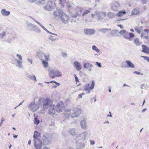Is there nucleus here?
Masks as SVG:
<instances>
[{
	"instance_id": "17",
	"label": "nucleus",
	"mask_w": 149,
	"mask_h": 149,
	"mask_svg": "<svg viewBox=\"0 0 149 149\" xmlns=\"http://www.w3.org/2000/svg\"><path fill=\"white\" fill-rule=\"evenodd\" d=\"M14 60L17 63V64H16V66L20 69L23 68V66L22 65V62L21 61H19L18 59L15 58H14Z\"/></svg>"
},
{
	"instance_id": "59",
	"label": "nucleus",
	"mask_w": 149,
	"mask_h": 149,
	"mask_svg": "<svg viewBox=\"0 0 149 149\" xmlns=\"http://www.w3.org/2000/svg\"><path fill=\"white\" fill-rule=\"evenodd\" d=\"M84 95V94L83 93H82L78 95V97L79 98H81L82 97V95Z\"/></svg>"
},
{
	"instance_id": "19",
	"label": "nucleus",
	"mask_w": 149,
	"mask_h": 149,
	"mask_svg": "<svg viewBox=\"0 0 149 149\" xmlns=\"http://www.w3.org/2000/svg\"><path fill=\"white\" fill-rule=\"evenodd\" d=\"M68 132L73 136L77 135L78 133V130L75 128L70 129L68 130Z\"/></svg>"
},
{
	"instance_id": "37",
	"label": "nucleus",
	"mask_w": 149,
	"mask_h": 149,
	"mask_svg": "<svg viewBox=\"0 0 149 149\" xmlns=\"http://www.w3.org/2000/svg\"><path fill=\"white\" fill-rule=\"evenodd\" d=\"M45 59L46 60H48L49 59L50 54L48 53H47L43 54Z\"/></svg>"
},
{
	"instance_id": "46",
	"label": "nucleus",
	"mask_w": 149,
	"mask_h": 149,
	"mask_svg": "<svg viewBox=\"0 0 149 149\" xmlns=\"http://www.w3.org/2000/svg\"><path fill=\"white\" fill-rule=\"evenodd\" d=\"M141 57H143L148 62H149V57L148 56H141Z\"/></svg>"
},
{
	"instance_id": "5",
	"label": "nucleus",
	"mask_w": 149,
	"mask_h": 149,
	"mask_svg": "<svg viewBox=\"0 0 149 149\" xmlns=\"http://www.w3.org/2000/svg\"><path fill=\"white\" fill-rule=\"evenodd\" d=\"M63 14V12L61 10L55 11L53 13L54 17L57 19H60Z\"/></svg>"
},
{
	"instance_id": "21",
	"label": "nucleus",
	"mask_w": 149,
	"mask_h": 149,
	"mask_svg": "<svg viewBox=\"0 0 149 149\" xmlns=\"http://www.w3.org/2000/svg\"><path fill=\"white\" fill-rule=\"evenodd\" d=\"M51 73H53V74L55 75V76L59 77L62 76V74L61 72L59 71L55 70H51Z\"/></svg>"
},
{
	"instance_id": "44",
	"label": "nucleus",
	"mask_w": 149,
	"mask_h": 149,
	"mask_svg": "<svg viewBox=\"0 0 149 149\" xmlns=\"http://www.w3.org/2000/svg\"><path fill=\"white\" fill-rule=\"evenodd\" d=\"M94 50H95L97 52H99L100 50L98 49L95 45H94Z\"/></svg>"
},
{
	"instance_id": "62",
	"label": "nucleus",
	"mask_w": 149,
	"mask_h": 149,
	"mask_svg": "<svg viewBox=\"0 0 149 149\" xmlns=\"http://www.w3.org/2000/svg\"><path fill=\"white\" fill-rule=\"evenodd\" d=\"M51 82H54L55 83V84H56L58 86H59L60 85L59 83L54 81H51Z\"/></svg>"
},
{
	"instance_id": "40",
	"label": "nucleus",
	"mask_w": 149,
	"mask_h": 149,
	"mask_svg": "<svg viewBox=\"0 0 149 149\" xmlns=\"http://www.w3.org/2000/svg\"><path fill=\"white\" fill-rule=\"evenodd\" d=\"M26 25L28 26H29L31 28H33V27L34 26V25L32 24L29 22H26Z\"/></svg>"
},
{
	"instance_id": "35",
	"label": "nucleus",
	"mask_w": 149,
	"mask_h": 149,
	"mask_svg": "<svg viewBox=\"0 0 149 149\" xmlns=\"http://www.w3.org/2000/svg\"><path fill=\"white\" fill-rule=\"evenodd\" d=\"M43 53H42L41 52H38L37 53V56L39 58V59L41 60H42L43 58L42 55H43Z\"/></svg>"
},
{
	"instance_id": "14",
	"label": "nucleus",
	"mask_w": 149,
	"mask_h": 149,
	"mask_svg": "<svg viewBox=\"0 0 149 149\" xmlns=\"http://www.w3.org/2000/svg\"><path fill=\"white\" fill-rule=\"evenodd\" d=\"M111 7L112 10L116 11L118 9L119 5L117 2H114L111 4Z\"/></svg>"
},
{
	"instance_id": "34",
	"label": "nucleus",
	"mask_w": 149,
	"mask_h": 149,
	"mask_svg": "<svg viewBox=\"0 0 149 149\" xmlns=\"http://www.w3.org/2000/svg\"><path fill=\"white\" fill-rule=\"evenodd\" d=\"M139 11L138 9H134L132 12V15H136L139 13Z\"/></svg>"
},
{
	"instance_id": "18",
	"label": "nucleus",
	"mask_w": 149,
	"mask_h": 149,
	"mask_svg": "<svg viewBox=\"0 0 149 149\" xmlns=\"http://www.w3.org/2000/svg\"><path fill=\"white\" fill-rule=\"evenodd\" d=\"M74 65L77 71H79L81 70L82 65L79 62L77 61H75L74 63Z\"/></svg>"
},
{
	"instance_id": "6",
	"label": "nucleus",
	"mask_w": 149,
	"mask_h": 149,
	"mask_svg": "<svg viewBox=\"0 0 149 149\" xmlns=\"http://www.w3.org/2000/svg\"><path fill=\"white\" fill-rule=\"evenodd\" d=\"M34 146L36 149H40L42 143L41 140L39 139H34Z\"/></svg>"
},
{
	"instance_id": "27",
	"label": "nucleus",
	"mask_w": 149,
	"mask_h": 149,
	"mask_svg": "<svg viewBox=\"0 0 149 149\" xmlns=\"http://www.w3.org/2000/svg\"><path fill=\"white\" fill-rule=\"evenodd\" d=\"M116 16V14L113 13L112 12H109L107 15L108 18L110 19H112L114 17Z\"/></svg>"
},
{
	"instance_id": "9",
	"label": "nucleus",
	"mask_w": 149,
	"mask_h": 149,
	"mask_svg": "<svg viewBox=\"0 0 149 149\" xmlns=\"http://www.w3.org/2000/svg\"><path fill=\"white\" fill-rule=\"evenodd\" d=\"M64 108V104L62 101L59 102L57 103L56 110L58 112H61Z\"/></svg>"
},
{
	"instance_id": "55",
	"label": "nucleus",
	"mask_w": 149,
	"mask_h": 149,
	"mask_svg": "<svg viewBox=\"0 0 149 149\" xmlns=\"http://www.w3.org/2000/svg\"><path fill=\"white\" fill-rule=\"evenodd\" d=\"M96 65H97V66H98L99 67H100V68H101L102 67V65H101V63H99L98 62H96Z\"/></svg>"
},
{
	"instance_id": "58",
	"label": "nucleus",
	"mask_w": 149,
	"mask_h": 149,
	"mask_svg": "<svg viewBox=\"0 0 149 149\" xmlns=\"http://www.w3.org/2000/svg\"><path fill=\"white\" fill-rule=\"evenodd\" d=\"M146 85H145V84H143V85H142L141 86V89H144L145 87H146Z\"/></svg>"
},
{
	"instance_id": "45",
	"label": "nucleus",
	"mask_w": 149,
	"mask_h": 149,
	"mask_svg": "<svg viewBox=\"0 0 149 149\" xmlns=\"http://www.w3.org/2000/svg\"><path fill=\"white\" fill-rule=\"evenodd\" d=\"M126 31V30H123L120 31L119 32V33L120 34L123 35L125 33V31Z\"/></svg>"
},
{
	"instance_id": "22",
	"label": "nucleus",
	"mask_w": 149,
	"mask_h": 149,
	"mask_svg": "<svg viewBox=\"0 0 149 149\" xmlns=\"http://www.w3.org/2000/svg\"><path fill=\"white\" fill-rule=\"evenodd\" d=\"M86 119L84 118L81 120L80 122V125L81 128L84 129H86Z\"/></svg>"
},
{
	"instance_id": "25",
	"label": "nucleus",
	"mask_w": 149,
	"mask_h": 149,
	"mask_svg": "<svg viewBox=\"0 0 149 149\" xmlns=\"http://www.w3.org/2000/svg\"><path fill=\"white\" fill-rule=\"evenodd\" d=\"M84 33L88 35H90L93 33V29H85Z\"/></svg>"
},
{
	"instance_id": "64",
	"label": "nucleus",
	"mask_w": 149,
	"mask_h": 149,
	"mask_svg": "<svg viewBox=\"0 0 149 149\" xmlns=\"http://www.w3.org/2000/svg\"><path fill=\"white\" fill-rule=\"evenodd\" d=\"M42 149H50V148L48 147H43Z\"/></svg>"
},
{
	"instance_id": "38",
	"label": "nucleus",
	"mask_w": 149,
	"mask_h": 149,
	"mask_svg": "<svg viewBox=\"0 0 149 149\" xmlns=\"http://www.w3.org/2000/svg\"><path fill=\"white\" fill-rule=\"evenodd\" d=\"M40 123V120L38 119L37 118H34V123L36 125H38Z\"/></svg>"
},
{
	"instance_id": "50",
	"label": "nucleus",
	"mask_w": 149,
	"mask_h": 149,
	"mask_svg": "<svg viewBox=\"0 0 149 149\" xmlns=\"http://www.w3.org/2000/svg\"><path fill=\"white\" fill-rule=\"evenodd\" d=\"M30 17L34 21H35L36 23H37L38 24L39 23L37 20H36L33 17H32L30 16Z\"/></svg>"
},
{
	"instance_id": "7",
	"label": "nucleus",
	"mask_w": 149,
	"mask_h": 149,
	"mask_svg": "<svg viewBox=\"0 0 149 149\" xmlns=\"http://www.w3.org/2000/svg\"><path fill=\"white\" fill-rule=\"evenodd\" d=\"M93 89V81H92V84L91 85L89 83L87 84L85 86L84 90L85 91L86 93H90L91 91Z\"/></svg>"
},
{
	"instance_id": "20",
	"label": "nucleus",
	"mask_w": 149,
	"mask_h": 149,
	"mask_svg": "<svg viewBox=\"0 0 149 149\" xmlns=\"http://www.w3.org/2000/svg\"><path fill=\"white\" fill-rule=\"evenodd\" d=\"M26 77L27 78L29 79V80L34 81L35 82L37 81L36 77L33 74H27L26 75Z\"/></svg>"
},
{
	"instance_id": "24",
	"label": "nucleus",
	"mask_w": 149,
	"mask_h": 149,
	"mask_svg": "<svg viewBox=\"0 0 149 149\" xmlns=\"http://www.w3.org/2000/svg\"><path fill=\"white\" fill-rule=\"evenodd\" d=\"M1 13L3 16H8L10 14V13L9 11H6V9H4L1 10Z\"/></svg>"
},
{
	"instance_id": "13",
	"label": "nucleus",
	"mask_w": 149,
	"mask_h": 149,
	"mask_svg": "<svg viewBox=\"0 0 149 149\" xmlns=\"http://www.w3.org/2000/svg\"><path fill=\"white\" fill-rule=\"evenodd\" d=\"M73 13L75 14H73V15H71L74 17H76L77 16L81 14V8L80 7L78 6L77 7L76 10Z\"/></svg>"
},
{
	"instance_id": "12",
	"label": "nucleus",
	"mask_w": 149,
	"mask_h": 149,
	"mask_svg": "<svg viewBox=\"0 0 149 149\" xmlns=\"http://www.w3.org/2000/svg\"><path fill=\"white\" fill-rule=\"evenodd\" d=\"M60 19L63 23L65 24H66L69 21V16L67 15L66 14L63 13Z\"/></svg>"
},
{
	"instance_id": "60",
	"label": "nucleus",
	"mask_w": 149,
	"mask_h": 149,
	"mask_svg": "<svg viewBox=\"0 0 149 149\" xmlns=\"http://www.w3.org/2000/svg\"><path fill=\"white\" fill-rule=\"evenodd\" d=\"M74 76H75V81H76V82H79V81L78 78L75 74L74 75Z\"/></svg>"
},
{
	"instance_id": "56",
	"label": "nucleus",
	"mask_w": 149,
	"mask_h": 149,
	"mask_svg": "<svg viewBox=\"0 0 149 149\" xmlns=\"http://www.w3.org/2000/svg\"><path fill=\"white\" fill-rule=\"evenodd\" d=\"M49 74L50 75V77L52 78H54L55 77V75H52V74L53 73H51V70H50V72H49Z\"/></svg>"
},
{
	"instance_id": "53",
	"label": "nucleus",
	"mask_w": 149,
	"mask_h": 149,
	"mask_svg": "<svg viewBox=\"0 0 149 149\" xmlns=\"http://www.w3.org/2000/svg\"><path fill=\"white\" fill-rule=\"evenodd\" d=\"M38 24L43 29H44L45 31L46 29L43 26H42L40 22Z\"/></svg>"
},
{
	"instance_id": "8",
	"label": "nucleus",
	"mask_w": 149,
	"mask_h": 149,
	"mask_svg": "<svg viewBox=\"0 0 149 149\" xmlns=\"http://www.w3.org/2000/svg\"><path fill=\"white\" fill-rule=\"evenodd\" d=\"M106 15V12H100L96 11L95 12V15H94V17L97 16L98 17V19L102 20L103 18L105 17Z\"/></svg>"
},
{
	"instance_id": "10",
	"label": "nucleus",
	"mask_w": 149,
	"mask_h": 149,
	"mask_svg": "<svg viewBox=\"0 0 149 149\" xmlns=\"http://www.w3.org/2000/svg\"><path fill=\"white\" fill-rule=\"evenodd\" d=\"M87 133L86 132H84L82 133L79 134L77 136V139L79 141L81 140V141H84L86 139L87 136Z\"/></svg>"
},
{
	"instance_id": "42",
	"label": "nucleus",
	"mask_w": 149,
	"mask_h": 149,
	"mask_svg": "<svg viewBox=\"0 0 149 149\" xmlns=\"http://www.w3.org/2000/svg\"><path fill=\"white\" fill-rule=\"evenodd\" d=\"M17 57L18 58V60L21 61L22 60V57L21 55L17 54L16 55Z\"/></svg>"
},
{
	"instance_id": "54",
	"label": "nucleus",
	"mask_w": 149,
	"mask_h": 149,
	"mask_svg": "<svg viewBox=\"0 0 149 149\" xmlns=\"http://www.w3.org/2000/svg\"><path fill=\"white\" fill-rule=\"evenodd\" d=\"M38 24L43 29H44L45 31L46 29L43 26H42L40 22Z\"/></svg>"
},
{
	"instance_id": "23",
	"label": "nucleus",
	"mask_w": 149,
	"mask_h": 149,
	"mask_svg": "<svg viewBox=\"0 0 149 149\" xmlns=\"http://www.w3.org/2000/svg\"><path fill=\"white\" fill-rule=\"evenodd\" d=\"M142 47L143 49V50H142V52L146 53H149V47L144 45H142Z\"/></svg>"
},
{
	"instance_id": "41",
	"label": "nucleus",
	"mask_w": 149,
	"mask_h": 149,
	"mask_svg": "<svg viewBox=\"0 0 149 149\" xmlns=\"http://www.w3.org/2000/svg\"><path fill=\"white\" fill-rule=\"evenodd\" d=\"M6 34V32L3 31L0 33V38H2Z\"/></svg>"
},
{
	"instance_id": "31",
	"label": "nucleus",
	"mask_w": 149,
	"mask_h": 149,
	"mask_svg": "<svg viewBox=\"0 0 149 149\" xmlns=\"http://www.w3.org/2000/svg\"><path fill=\"white\" fill-rule=\"evenodd\" d=\"M40 135V134L37 131H35L34 132V134L33 136V137L34 138V139H39L38 138V136Z\"/></svg>"
},
{
	"instance_id": "57",
	"label": "nucleus",
	"mask_w": 149,
	"mask_h": 149,
	"mask_svg": "<svg viewBox=\"0 0 149 149\" xmlns=\"http://www.w3.org/2000/svg\"><path fill=\"white\" fill-rule=\"evenodd\" d=\"M134 29L135 30V31L138 32H139V28L138 26H136L134 28Z\"/></svg>"
},
{
	"instance_id": "26",
	"label": "nucleus",
	"mask_w": 149,
	"mask_h": 149,
	"mask_svg": "<svg viewBox=\"0 0 149 149\" xmlns=\"http://www.w3.org/2000/svg\"><path fill=\"white\" fill-rule=\"evenodd\" d=\"M126 14V12L125 11L123 10L119 11L116 15L118 17H122Z\"/></svg>"
},
{
	"instance_id": "28",
	"label": "nucleus",
	"mask_w": 149,
	"mask_h": 149,
	"mask_svg": "<svg viewBox=\"0 0 149 149\" xmlns=\"http://www.w3.org/2000/svg\"><path fill=\"white\" fill-rule=\"evenodd\" d=\"M149 33V30L148 29H144L141 33V36L142 38L143 37L145 36L146 34H148Z\"/></svg>"
},
{
	"instance_id": "61",
	"label": "nucleus",
	"mask_w": 149,
	"mask_h": 149,
	"mask_svg": "<svg viewBox=\"0 0 149 149\" xmlns=\"http://www.w3.org/2000/svg\"><path fill=\"white\" fill-rule=\"evenodd\" d=\"M27 60L29 62H30L31 64H32V61L31 59L28 58H27Z\"/></svg>"
},
{
	"instance_id": "49",
	"label": "nucleus",
	"mask_w": 149,
	"mask_h": 149,
	"mask_svg": "<svg viewBox=\"0 0 149 149\" xmlns=\"http://www.w3.org/2000/svg\"><path fill=\"white\" fill-rule=\"evenodd\" d=\"M58 3L59 4H60V5H61V6L62 7H64V4L62 3V1L61 0H60L59 1Z\"/></svg>"
},
{
	"instance_id": "11",
	"label": "nucleus",
	"mask_w": 149,
	"mask_h": 149,
	"mask_svg": "<svg viewBox=\"0 0 149 149\" xmlns=\"http://www.w3.org/2000/svg\"><path fill=\"white\" fill-rule=\"evenodd\" d=\"M56 6L54 3L51 1H48L47 2V5L46 6V8L49 11L51 10Z\"/></svg>"
},
{
	"instance_id": "30",
	"label": "nucleus",
	"mask_w": 149,
	"mask_h": 149,
	"mask_svg": "<svg viewBox=\"0 0 149 149\" xmlns=\"http://www.w3.org/2000/svg\"><path fill=\"white\" fill-rule=\"evenodd\" d=\"M134 42L136 45L137 46L140 45L141 43V42L139 41V39L138 38H136L134 40Z\"/></svg>"
},
{
	"instance_id": "52",
	"label": "nucleus",
	"mask_w": 149,
	"mask_h": 149,
	"mask_svg": "<svg viewBox=\"0 0 149 149\" xmlns=\"http://www.w3.org/2000/svg\"><path fill=\"white\" fill-rule=\"evenodd\" d=\"M89 13V11L88 10H86L84 12L83 14V16Z\"/></svg>"
},
{
	"instance_id": "32",
	"label": "nucleus",
	"mask_w": 149,
	"mask_h": 149,
	"mask_svg": "<svg viewBox=\"0 0 149 149\" xmlns=\"http://www.w3.org/2000/svg\"><path fill=\"white\" fill-rule=\"evenodd\" d=\"M123 36L126 39L130 40V38L129 36V33L126 31L125 33L123 35Z\"/></svg>"
},
{
	"instance_id": "63",
	"label": "nucleus",
	"mask_w": 149,
	"mask_h": 149,
	"mask_svg": "<svg viewBox=\"0 0 149 149\" xmlns=\"http://www.w3.org/2000/svg\"><path fill=\"white\" fill-rule=\"evenodd\" d=\"M62 56L63 57H66L67 56V54L65 53H62Z\"/></svg>"
},
{
	"instance_id": "16",
	"label": "nucleus",
	"mask_w": 149,
	"mask_h": 149,
	"mask_svg": "<svg viewBox=\"0 0 149 149\" xmlns=\"http://www.w3.org/2000/svg\"><path fill=\"white\" fill-rule=\"evenodd\" d=\"M76 142L77 144V145L76 146V149H82L84 147L85 144L84 143L80 142L78 140H76Z\"/></svg>"
},
{
	"instance_id": "39",
	"label": "nucleus",
	"mask_w": 149,
	"mask_h": 149,
	"mask_svg": "<svg viewBox=\"0 0 149 149\" xmlns=\"http://www.w3.org/2000/svg\"><path fill=\"white\" fill-rule=\"evenodd\" d=\"M88 65H90V67H92V64H90L89 63H86L85 64L84 67L86 69L88 67Z\"/></svg>"
},
{
	"instance_id": "43",
	"label": "nucleus",
	"mask_w": 149,
	"mask_h": 149,
	"mask_svg": "<svg viewBox=\"0 0 149 149\" xmlns=\"http://www.w3.org/2000/svg\"><path fill=\"white\" fill-rule=\"evenodd\" d=\"M49 39L51 40L52 41H54L56 40V39L53 38V37L52 36H50L49 37Z\"/></svg>"
},
{
	"instance_id": "36",
	"label": "nucleus",
	"mask_w": 149,
	"mask_h": 149,
	"mask_svg": "<svg viewBox=\"0 0 149 149\" xmlns=\"http://www.w3.org/2000/svg\"><path fill=\"white\" fill-rule=\"evenodd\" d=\"M42 64L43 65L44 67L47 68L48 66V62L45 60H43L42 61Z\"/></svg>"
},
{
	"instance_id": "48",
	"label": "nucleus",
	"mask_w": 149,
	"mask_h": 149,
	"mask_svg": "<svg viewBox=\"0 0 149 149\" xmlns=\"http://www.w3.org/2000/svg\"><path fill=\"white\" fill-rule=\"evenodd\" d=\"M133 73L134 74H137L138 75H139V74L141 75H143V73H140V72H137V71H136L134 72H133Z\"/></svg>"
},
{
	"instance_id": "51",
	"label": "nucleus",
	"mask_w": 149,
	"mask_h": 149,
	"mask_svg": "<svg viewBox=\"0 0 149 149\" xmlns=\"http://www.w3.org/2000/svg\"><path fill=\"white\" fill-rule=\"evenodd\" d=\"M129 37L130 38H133L134 36V34L132 33H129Z\"/></svg>"
},
{
	"instance_id": "29",
	"label": "nucleus",
	"mask_w": 149,
	"mask_h": 149,
	"mask_svg": "<svg viewBox=\"0 0 149 149\" xmlns=\"http://www.w3.org/2000/svg\"><path fill=\"white\" fill-rule=\"evenodd\" d=\"M33 30L36 33H40L41 32V30L36 25H34V26L33 27Z\"/></svg>"
},
{
	"instance_id": "2",
	"label": "nucleus",
	"mask_w": 149,
	"mask_h": 149,
	"mask_svg": "<svg viewBox=\"0 0 149 149\" xmlns=\"http://www.w3.org/2000/svg\"><path fill=\"white\" fill-rule=\"evenodd\" d=\"M81 110L78 108H74L70 109H66L65 111V117L68 118L77 117L81 113Z\"/></svg>"
},
{
	"instance_id": "33",
	"label": "nucleus",
	"mask_w": 149,
	"mask_h": 149,
	"mask_svg": "<svg viewBox=\"0 0 149 149\" xmlns=\"http://www.w3.org/2000/svg\"><path fill=\"white\" fill-rule=\"evenodd\" d=\"M111 29H102L99 30L100 31L103 33H105L107 32L109 30H111Z\"/></svg>"
},
{
	"instance_id": "47",
	"label": "nucleus",
	"mask_w": 149,
	"mask_h": 149,
	"mask_svg": "<svg viewBox=\"0 0 149 149\" xmlns=\"http://www.w3.org/2000/svg\"><path fill=\"white\" fill-rule=\"evenodd\" d=\"M5 120V119L3 117H2L1 120V122L0 123V127H1L3 123V122Z\"/></svg>"
},
{
	"instance_id": "4",
	"label": "nucleus",
	"mask_w": 149,
	"mask_h": 149,
	"mask_svg": "<svg viewBox=\"0 0 149 149\" xmlns=\"http://www.w3.org/2000/svg\"><path fill=\"white\" fill-rule=\"evenodd\" d=\"M28 108L33 112H36L38 110L39 107L34 102L29 103L28 107Z\"/></svg>"
},
{
	"instance_id": "15",
	"label": "nucleus",
	"mask_w": 149,
	"mask_h": 149,
	"mask_svg": "<svg viewBox=\"0 0 149 149\" xmlns=\"http://www.w3.org/2000/svg\"><path fill=\"white\" fill-rule=\"evenodd\" d=\"M124 63H126L127 64V65L126 66L124 65V67L123 66H121V67L123 68L125 67L126 68H134L135 67V65H134L129 61L127 60L125 61Z\"/></svg>"
},
{
	"instance_id": "3",
	"label": "nucleus",
	"mask_w": 149,
	"mask_h": 149,
	"mask_svg": "<svg viewBox=\"0 0 149 149\" xmlns=\"http://www.w3.org/2000/svg\"><path fill=\"white\" fill-rule=\"evenodd\" d=\"M52 135L45 134L42 137V141L45 145H48L50 144L52 141Z\"/></svg>"
},
{
	"instance_id": "1",
	"label": "nucleus",
	"mask_w": 149,
	"mask_h": 149,
	"mask_svg": "<svg viewBox=\"0 0 149 149\" xmlns=\"http://www.w3.org/2000/svg\"><path fill=\"white\" fill-rule=\"evenodd\" d=\"M38 103L39 105L42 106L44 109H49V113L51 115H54L56 107L55 105L52 104L53 102L52 101L47 99L44 100L43 98L40 97L39 99Z\"/></svg>"
}]
</instances>
